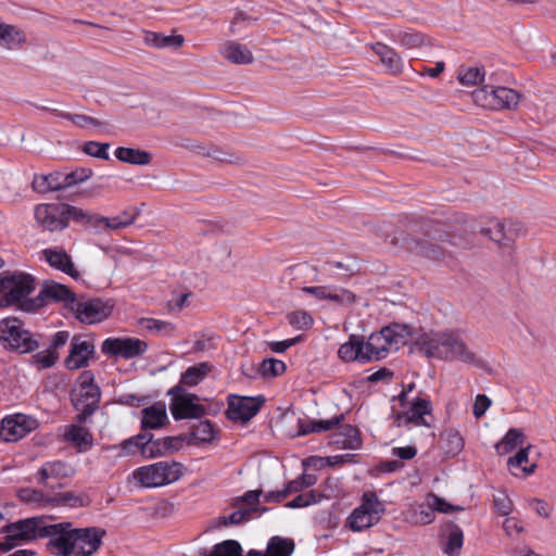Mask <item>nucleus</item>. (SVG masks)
<instances>
[{
    "label": "nucleus",
    "mask_w": 556,
    "mask_h": 556,
    "mask_svg": "<svg viewBox=\"0 0 556 556\" xmlns=\"http://www.w3.org/2000/svg\"><path fill=\"white\" fill-rule=\"evenodd\" d=\"M49 546L59 556H92L102 545L106 531L98 527L74 528L72 522L46 527Z\"/></svg>",
    "instance_id": "nucleus-1"
},
{
    "label": "nucleus",
    "mask_w": 556,
    "mask_h": 556,
    "mask_svg": "<svg viewBox=\"0 0 556 556\" xmlns=\"http://www.w3.org/2000/svg\"><path fill=\"white\" fill-rule=\"evenodd\" d=\"M418 342L427 357L462 362L472 366L482 364L481 358L467 345L458 331L445 330L425 333Z\"/></svg>",
    "instance_id": "nucleus-2"
},
{
    "label": "nucleus",
    "mask_w": 556,
    "mask_h": 556,
    "mask_svg": "<svg viewBox=\"0 0 556 556\" xmlns=\"http://www.w3.org/2000/svg\"><path fill=\"white\" fill-rule=\"evenodd\" d=\"M35 290V280L33 276L25 273L4 271L0 274V295L9 305H17L25 312H34L39 307L35 300H28L27 296Z\"/></svg>",
    "instance_id": "nucleus-3"
},
{
    "label": "nucleus",
    "mask_w": 556,
    "mask_h": 556,
    "mask_svg": "<svg viewBox=\"0 0 556 556\" xmlns=\"http://www.w3.org/2000/svg\"><path fill=\"white\" fill-rule=\"evenodd\" d=\"M412 338L410 328L406 325L393 324L371 333L365 343L368 362L378 361L397 351Z\"/></svg>",
    "instance_id": "nucleus-4"
},
{
    "label": "nucleus",
    "mask_w": 556,
    "mask_h": 556,
    "mask_svg": "<svg viewBox=\"0 0 556 556\" xmlns=\"http://www.w3.org/2000/svg\"><path fill=\"white\" fill-rule=\"evenodd\" d=\"M186 473V467L175 460H162L138 467L131 473L136 484L144 489H154L172 484Z\"/></svg>",
    "instance_id": "nucleus-5"
},
{
    "label": "nucleus",
    "mask_w": 556,
    "mask_h": 556,
    "mask_svg": "<svg viewBox=\"0 0 556 556\" xmlns=\"http://www.w3.org/2000/svg\"><path fill=\"white\" fill-rule=\"evenodd\" d=\"M402 409L394 413L393 424L396 427H427L432 426V404L428 399L415 396L409 399L406 392L400 395Z\"/></svg>",
    "instance_id": "nucleus-6"
},
{
    "label": "nucleus",
    "mask_w": 556,
    "mask_h": 556,
    "mask_svg": "<svg viewBox=\"0 0 556 556\" xmlns=\"http://www.w3.org/2000/svg\"><path fill=\"white\" fill-rule=\"evenodd\" d=\"M383 514L384 506L381 501L376 493L367 491L362 495L359 505L348 517L345 526L354 532H361L377 525Z\"/></svg>",
    "instance_id": "nucleus-7"
},
{
    "label": "nucleus",
    "mask_w": 556,
    "mask_h": 556,
    "mask_svg": "<svg viewBox=\"0 0 556 556\" xmlns=\"http://www.w3.org/2000/svg\"><path fill=\"white\" fill-rule=\"evenodd\" d=\"M93 374L89 370L83 371L77 379L76 387L72 394V401L78 410L77 420L83 422L87 416L96 409L100 400V389L94 384Z\"/></svg>",
    "instance_id": "nucleus-8"
},
{
    "label": "nucleus",
    "mask_w": 556,
    "mask_h": 556,
    "mask_svg": "<svg viewBox=\"0 0 556 556\" xmlns=\"http://www.w3.org/2000/svg\"><path fill=\"white\" fill-rule=\"evenodd\" d=\"M0 342L4 348L23 353L34 351L38 346L31 333L25 329L23 321L16 317L0 320Z\"/></svg>",
    "instance_id": "nucleus-9"
},
{
    "label": "nucleus",
    "mask_w": 556,
    "mask_h": 556,
    "mask_svg": "<svg viewBox=\"0 0 556 556\" xmlns=\"http://www.w3.org/2000/svg\"><path fill=\"white\" fill-rule=\"evenodd\" d=\"M519 98L516 90L507 87L483 86L472 92L475 103L489 110H513Z\"/></svg>",
    "instance_id": "nucleus-10"
},
{
    "label": "nucleus",
    "mask_w": 556,
    "mask_h": 556,
    "mask_svg": "<svg viewBox=\"0 0 556 556\" xmlns=\"http://www.w3.org/2000/svg\"><path fill=\"white\" fill-rule=\"evenodd\" d=\"M167 395L170 397V413L176 420L200 418L205 415V407L198 403V396L187 392L181 386L170 388Z\"/></svg>",
    "instance_id": "nucleus-11"
},
{
    "label": "nucleus",
    "mask_w": 556,
    "mask_h": 556,
    "mask_svg": "<svg viewBox=\"0 0 556 556\" xmlns=\"http://www.w3.org/2000/svg\"><path fill=\"white\" fill-rule=\"evenodd\" d=\"M41 519L27 518L9 525L5 527V542L0 544L4 551L12 549L13 547L35 540L37 536L46 531V527H41Z\"/></svg>",
    "instance_id": "nucleus-12"
},
{
    "label": "nucleus",
    "mask_w": 556,
    "mask_h": 556,
    "mask_svg": "<svg viewBox=\"0 0 556 556\" xmlns=\"http://www.w3.org/2000/svg\"><path fill=\"white\" fill-rule=\"evenodd\" d=\"M71 311L80 323L92 325L106 319L112 314L113 305L100 299L75 300Z\"/></svg>",
    "instance_id": "nucleus-13"
},
{
    "label": "nucleus",
    "mask_w": 556,
    "mask_h": 556,
    "mask_svg": "<svg viewBox=\"0 0 556 556\" xmlns=\"http://www.w3.org/2000/svg\"><path fill=\"white\" fill-rule=\"evenodd\" d=\"M101 351L105 355L129 359L144 354L148 343L134 337L108 338L102 342Z\"/></svg>",
    "instance_id": "nucleus-14"
},
{
    "label": "nucleus",
    "mask_w": 556,
    "mask_h": 556,
    "mask_svg": "<svg viewBox=\"0 0 556 556\" xmlns=\"http://www.w3.org/2000/svg\"><path fill=\"white\" fill-rule=\"evenodd\" d=\"M37 225L43 230L61 231L66 228L64 203H41L34 208Z\"/></svg>",
    "instance_id": "nucleus-15"
},
{
    "label": "nucleus",
    "mask_w": 556,
    "mask_h": 556,
    "mask_svg": "<svg viewBox=\"0 0 556 556\" xmlns=\"http://www.w3.org/2000/svg\"><path fill=\"white\" fill-rule=\"evenodd\" d=\"M37 420L24 414H15L2 419L0 438L7 442H16L37 428Z\"/></svg>",
    "instance_id": "nucleus-16"
},
{
    "label": "nucleus",
    "mask_w": 556,
    "mask_h": 556,
    "mask_svg": "<svg viewBox=\"0 0 556 556\" xmlns=\"http://www.w3.org/2000/svg\"><path fill=\"white\" fill-rule=\"evenodd\" d=\"M263 403L264 400L258 397L229 395L227 417L233 421L247 422L258 413Z\"/></svg>",
    "instance_id": "nucleus-17"
},
{
    "label": "nucleus",
    "mask_w": 556,
    "mask_h": 556,
    "mask_svg": "<svg viewBox=\"0 0 556 556\" xmlns=\"http://www.w3.org/2000/svg\"><path fill=\"white\" fill-rule=\"evenodd\" d=\"M39 257L41 261L47 262L52 268L60 270L74 279L79 277V271L76 268L72 256L62 247L43 249L40 251Z\"/></svg>",
    "instance_id": "nucleus-18"
},
{
    "label": "nucleus",
    "mask_w": 556,
    "mask_h": 556,
    "mask_svg": "<svg viewBox=\"0 0 556 556\" xmlns=\"http://www.w3.org/2000/svg\"><path fill=\"white\" fill-rule=\"evenodd\" d=\"M523 231L522 226L518 223H509L507 228L506 224L500 219H491L488 225L481 229V233L490 238L498 244H507L515 240L516 237Z\"/></svg>",
    "instance_id": "nucleus-19"
},
{
    "label": "nucleus",
    "mask_w": 556,
    "mask_h": 556,
    "mask_svg": "<svg viewBox=\"0 0 556 556\" xmlns=\"http://www.w3.org/2000/svg\"><path fill=\"white\" fill-rule=\"evenodd\" d=\"M93 354L94 346L92 342L74 337L71 341L70 354L65 358V367L70 370L86 367Z\"/></svg>",
    "instance_id": "nucleus-20"
},
{
    "label": "nucleus",
    "mask_w": 556,
    "mask_h": 556,
    "mask_svg": "<svg viewBox=\"0 0 556 556\" xmlns=\"http://www.w3.org/2000/svg\"><path fill=\"white\" fill-rule=\"evenodd\" d=\"M303 292L314 295L317 300L330 301L336 305H351L355 295L343 288L332 286L304 287Z\"/></svg>",
    "instance_id": "nucleus-21"
},
{
    "label": "nucleus",
    "mask_w": 556,
    "mask_h": 556,
    "mask_svg": "<svg viewBox=\"0 0 556 556\" xmlns=\"http://www.w3.org/2000/svg\"><path fill=\"white\" fill-rule=\"evenodd\" d=\"M73 472V468L64 462H47L37 471V482L53 489L59 480L72 476Z\"/></svg>",
    "instance_id": "nucleus-22"
},
{
    "label": "nucleus",
    "mask_w": 556,
    "mask_h": 556,
    "mask_svg": "<svg viewBox=\"0 0 556 556\" xmlns=\"http://www.w3.org/2000/svg\"><path fill=\"white\" fill-rule=\"evenodd\" d=\"M62 438L77 448L78 452H87L93 445L90 430L80 424L66 425L62 429Z\"/></svg>",
    "instance_id": "nucleus-23"
},
{
    "label": "nucleus",
    "mask_w": 556,
    "mask_h": 556,
    "mask_svg": "<svg viewBox=\"0 0 556 556\" xmlns=\"http://www.w3.org/2000/svg\"><path fill=\"white\" fill-rule=\"evenodd\" d=\"M17 496L21 501L38 507L53 506L60 503L65 504L72 498L70 493H65L60 496H47L41 491L31 488H23L18 490Z\"/></svg>",
    "instance_id": "nucleus-24"
},
{
    "label": "nucleus",
    "mask_w": 556,
    "mask_h": 556,
    "mask_svg": "<svg viewBox=\"0 0 556 556\" xmlns=\"http://www.w3.org/2000/svg\"><path fill=\"white\" fill-rule=\"evenodd\" d=\"M371 49L379 56L381 64L388 73L400 75L403 72L404 63L393 48L382 42H376L371 45Z\"/></svg>",
    "instance_id": "nucleus-25"
},
{
    "label": "nucleus",
    "mask_w": 556,
    "mask_h": 556,
    "mask_svg": "<svg viewBox=\"0 0 556 556\" xmlns=\"http://www.w3.org/2000/svg\"><path fill=\"white\" fill-rule=\"evenodd\" d=\"M338 356L345 363L358 362L364 364L368 362L364 341L354 334L350 336L349 340L340 345Z\"/></svg>",
    "instance_id": "nucleus-26"
},
{
    "label": "nucleus",
    "mask_w": 556,
    "mask_h": 556,
    "mask_svg": "<svg viewBox=\"0 0 556 556\" xmlns=\"http://www.w3.org/2000/svg\"><path fill=\"white\" fill-rule=\"evenodd\" d=\"M222 56L228 62L233 64H251L253 62V54L251 50L240 42L228 40L220 47Z\"/></svg>",
    "instance_id": "nucleus-27"
},
{
    "label": "nucleus",
    "mask_w": 556,
    "mask_h": 556,
    "mask_svg": "<svg viewBox=\"0 0 556 556\" xmlns=\"http://www.w3.org/2000/svg\"><path fill=\"white\" fill-rule=\"evenodd\" d=\"M142 429H160L168 421L166 406L164 403L156 402L141 410Z\"/></svg>",
    "instance_id": "nucleus-28"
},
{
    "label": "nucleus",
    "mask_w": 556,
    "mask_h": 556,
    "mask_svg": "<svg viewBox=\"0 0 556 556\" xmlns=\"http://www.w3.org/2000/svg\"><path fill=\"white\" fill-rule=\"evenodd\" d=\"M27 41L26 33L18 26L0 22V46L8 50H18Z\"/></svg>",
    "instance_id": "nucleus-29"
},
{
    "label": "nucleus",
    "mask_w": 556,
    "mask_h": 556,
    "mask_svg": "<svg viewBox=\"0 0 556 556\" xmlns=\"http://www.w3.org/2000/svg\"><path fill=\"white\" fill-rule=\"evenodd\" d=\"M39 295L41 300L63 302L71 306L76 300L75 293L70 288L55 281L46 282Z\"/></svg>",
    "instance_id": "nucleus-30"
},
{
    "label": "nucleus",
    "mask_w": 556,
    "mask_h": 556,
    "mask_svg": "<svg viewBox=\"0 0 556 556\" xmlns=\"http://www.w3.org/2000/svg\"><path fill=\"white\" fill-rule=\"evenodd\" d=\"M361 443L358 430L350 425L340 427L330 438V444L339 448L356 450Z\"/></svg>",
    "instance_id": "nucleus-31"
},
{
    "label": "nucleus",
    "mask_w": 556,
    "mask_h": 556,
    "mask_svg": "<svg viewBox=\"0 0 556 556\" xmlns=\"http://www.w3.org/2000/svg\"><path fill=\"white\" fill-rule=\"evenodd\" d=\"M529 448L520 447L515 456L508 458L507 467L513 476L527 477L534 472L536 464L529 460Z\"/></svg>",
    "instance_id": "nucleus-32"
},
{
    "label": "nucleus",
    "mask_w": 556,
    "mask_h": 556,
    "mask_svg": "<svg viewBox=\"0 0 556 556\" xmlns=\"http://www.w3.org/2000/svg\"><path fill=\"white\" fill-rule=\"evenodd\" d=\"M213 366L207 363H199L188 367L180 376L179 383L177 386L184 387H195L202 382L212 371Z\"/></svg>",
    "instance_id": "nucleus-33"
},
{
    "label": "nucleus",
    "mask_w": 556,
    "mask_h": 556,
    "mask_svg": "<svg viewBox=\"0 0 556 556\" xmlns=\"http://www.w3.org/2000/svg\"><path fill=\"white\" fill-rule=\"evenodd\" d=\"M175 438L166 437L163 439L152 440V437L146 434V441L142 446V456L144 458H156L166 455L174 448Z\"/></svg>",
    "instance_id": "nucleus-34"
},
{
    "label": "nucleus",
    "mask_w": 556,
    "mask_h": 556,
    "mask_svg": "<svg viewBox=\"0 0 556 556\" xmlns=\"http://www.w3.org/2000/svg\"><path fill=\"white\" fill-rule=\"evenodd\" d=\"M62 178V172H54L48 175H35L31 185L34 190L40 193L59 191L65 189Z\"/></svg>",
    "instance_id": "nucleus-35"
},
{
    "label": "nucleus",
    "mask_w": 556,
    "mask_h": 556,
    "mask_svg": "<svg viewBox=\"0 0 556 556\" xmlns=\"http://www.w3.org/2000/svg\"><path fill=\"white\" fill-rule=\"evenodd\" d=\"M144 42L153 48H180L185 38L181 35H162L159 33L148 31L144 35Z\"/></svg>",
    "instance_id": "nucleus-36"
},
{
    "label": "nucleus",
    "mask_w": 556,
    "mask_h": 556,
    "mask_svg": "<svg viewBox=\"0 0 556 556\" xmlns=\"http://www.w3.org/2000/svg\"><path fill=\"white\" fill-rule=\"evenodd\" d=\"M114 154L121 162L132 165H148L152 160L149 152L134 148L119 147L115 150Z\"/></svg>",
    "instance_id": "nucleus-37"
},
{
    "label": "nucleus",
    "mask_w": 556,
    "mask_h": 556,
    "mask_svg": "<svg viewBox=\"0 0 556 556\" xmlns=\"http://www.w3.org/2000/svg\"><path fill=\"white\" fill-rule=\"evenodd\" d=\"M523 433L518 429H510L503 439L495 444L498 455H507L517 447H522Z\"/></svg>",
    "instance_id": "nucleus-38"
},
{
    "label": "nucleus",
    "mask_w": 556,
    "mask_h": 556,
    "mask_svg": "<svg viewBox=\"0 0 556 556\" xmlns=\"http://www.w3.org/2000/svg\"><path fill=\"white\" fill-rule=\"evenodd\" d=\"M144 441L146 434H138L123 441L118 445L109 446L106 447V450L117 451V455L121 457L135 455L137 452H140L142 454V446L144 444Z\"/></svg>",
    "instance_id": "nucleus-39"
},
{
    "label": "nucleus",
    "mask_w": 556,
    "mask_h": 556,
    "mask_svg": "<svg viewBox=\"0 0 556 556\" xmlns=\"http://www.w3.org/2000/svg\"><path fill=\"white\" fill-rule=\"evenodd\" d=\"M138 324L144 329L155 334L170 337L175 332V325L170 321L155 318H140Z\"/></svg>",
    "instance_id": "nucleus-40"
},
{
    "label": "nucleus",
    "mask_w": 556,
    "mask_h": 556,
    "mask_svg": "<svg viewBox=\"0 0 556 556\" xmlns=\"http://www.w3.org/2000/svg\"><path fill=\"white\" fill-rule=\"evenodd\" d=\"M331 492L325 491V493L321 494L318 493L316 490H312L309 492L299 494L292 501L287 503L286 506L289 508H303L319 503L320 500L324 497L329 498L331 497Z\"/></svg>",
    "instance_id": "nucleus-41"
},
{
    "label": "nucleus",
    "mask_w": 556,
    "mask_h": 556,
    "mask_svg": "<svg viewBox=\"0 0 556 556\" xmlns=\"http://www.w3.org/2000/svg\"><path fill=\"white\" fill-rule=\"evenodd\" d=\"M441 441L446 453L451 455L458 454L464 447V439L459 431L455 429H446L443 431L441 433Z\"/></svg>",
    "instance_id": "nucleus-42"
},
{
    "label": "nucleus",
    "mask_w": 556,
    "mask_h": 556,
    "mask_svg": "<svg viewBox=\"0 0 556 556\" xmlns=\"http://www.w3.org/2000/svg\"><path fill=\"white\" fill-rule=\"evenodd\" d=\"M294 551L292 540L274 536L267 545L268 556H290Z\"/></svg>",
    "instance_id": "nucleus-43"
},
{
    "label": "nucleus",
    "mask_w": 556,
    "mask_h": 556,
    "mask_svg": "<svg viewBox=\"0 0 556 556\" xmlns=\"http://www.w3.org/2000/svg\"><path fill=\"white\" fill-rule=\"evenodd\" d=\"M484 75L485 73L482 67L468 66L460 68L458 79L464 86H475L484 79Z\"/></svg>",
    "instance_id": "nucleus-44"
},
{
    "label": "nucleus",
    "mask_w": 556,
    "mask_h": 556,
    "mask_svg": "<svg viewBox=\"0 0 556 556\" xmlns=\"http://www.w3.org/2000/svg\"><path fill=\"white\" fill-rule=\"evenodd\" d=\"M204 556H242V548L237 541L227 540L216 544Z\"/></svg>",
    "instance_id": "nucleus-45"
},
{
    "label": "nucleus",
    "mask_w": 556,
    "mask_h": 556,
    "mask_svg": "<svg viewBox=\"0 0 556 556\" xmlns=\"http://www.w3.org/2000/svg\"><path fill=\"white\" fill-rule=\"evenodd\" d=\"M192 441L194 443H207L215 437L214 427L211 421L203 420L193 427L191 432Z\"/></svg>",
    "instance_id": "nucleus-46"
},
{
    "label": "nucleus",
    "mask_w": 556,
    "mask_h": 556,
    "mask_svg": "<svg viewBox=\"0 0 556 556\" xmlns=\"http://www.w3.org/2000/svg\"><path fill=\"white\" fill-rule=\"evenodd\" d=\"M58 116L71 121L75 126L80 128H92L102 125L100 121L85 114H72L67 112H59Z\"/></svg>",
    "instance_id": "nucleus-47"
},
{
    "label": "nucleus",
    "mask_w": 556,
    "mask_h": 556,
    "mask_svg": "<svg viewBox=\"0 0 556 556\" xmlns=\"http://www.w3.org/2000/svg\"><path fill=\"white\" fill-rule=\"evenodd\" d=\"M287 319L289 324L298 330H307L314 324V318L306 311H294L288 314Z\"/></svg>",
    "instance_id": "nucleus-48"
},
{
    "label": "nucleus",
    "mask_w": 556,
    "mask_h": 556,
    "mask_svg": "<svg viewBox=\"0 0 556 556\" xmlns=\"http://www.w3.org/2000/svg\"><path fill=\"white\" fill-rule=\"evenodd\" d=\"M464 534L459 527H453L447 536V543L445 546V553L448 556L458 555L463 546Z\"/></svg>",
    "instance_id": "nucleus-49"
},
{
    "label": "nucleus",
    "mask_w": 556,
    "mask_h": 556,
    "mask_svg": "<svg viewBox=\"0 0 556 556\" xmlns=\"http://www.w3.org/2000/svg\"><path fill=\"white\" fill-rule=\"evenodd\" d=\"M340 421V418H331L327 420L309 421L305 427H302L299 431L300 435L307 434L309 432H323L331 430Z\"/></svg>",
    "instance_id": "nucleus-50"
},
{
    "label": "nucleus",
    "mask_w": 556,
    "mask_h": 556,
    "mask_svg": "<svg viewBox=\"0 0 556 556\" xmlns=\"http://www.w3.org/2000/svg\"><path fill=\"white\" fill-rule=\"evenodd\" d=\"M286 370V364L277 358H266L260 366V371L265 377H277L283 374Z\"/></svg>",
    "instance_id": "nucleus-51"
},
{
    "label": "nucleus",
    "mask_w": 556,
    "mask_h": 556,
    "mask_svg": "<svg viewBox=\"0 0 556 556\" xmlns=\"http://www.w3.org/2000/svg\"><path fill=\"white\" fill-rule=\"evenodd\" d=\"M92 175V170L89 168H77L71 173H63V186L64 188H70L79 182L86 181Z\"/></svg>",
    "instance_id": "nucleus-52"
},
{
    "label": "nucleus",
    "mask_w": 556,
    "mask_h": 556,
    "mask_svg": "<svg viewBox=\"0 0 556 556\" xmlns=\"http://www.w3.org/2000/svg\"><path fill=\"white\" fill-rule=\"evenodd\" d=\"M58 358L59 353L49 348L33 355L34 364L42 369L53 366Z\"/></svg>",
    "instance_id": "nucleus-53"
},
{
    "label": "nucleus",
    "mask_w": 556,
    "mask_h": 556,
    "mask_svg": "<svg viewBox=\"0 0 556 556\" xmlns=\"http://www.w3.org/2000/svg\"><path fill=\"white\" fill-rule=\"evenodd\" d=\"M90 213L91 212H89V211H85L83 208L64 203V215L66 216V227L68 226V223L71 219L76 223H79L86 227Z\"/></svg>",
    "instance_id": "nucleus-54"
},
{
    "label": "nucleus",
    "mask_w": 556,
    "mask_h": 556,
    "mask_svg": "<svg viewBox=\"0 0 556 556\" xmlns=\"http://www.w3.org/2000/svg\"><path fill=\"white\" fill-rule=\"evenodd\" d=\"M109 143H102L97 141H88L84 144L83 151L93 157H98L101 160L109 159Z\"/></svg>",
    "instance_id": "nucleus-55"
},
{
    "label": "nucleus",
    "mask_w": 556,
    "mask_h": 556,
    "mask_svg": "<svg viewBox=\"0 0 556 556\" xmlns=\"http://www.w3.org/2000/svg\"><path fill=\"white\" fill-rule=\"evenodd\" d=\"M434 511L428 502L426 505H419L414 514L415 521L421 525H429L434 519Z\"/></svg>",
    "instance_id": "nucleus-56"
},
{
    "label": "nucleus",
    "mask_w": 556,
    "mask_h": 556,
    "mask_svg": "<svg viewBox=\"0 0 556 556\" xmlns=\"http://www.w3.org/2000/svg\"><path fill=\"white\" fill-rule=\"evenodd\" d=\"M493 502L496 511L502 516H507L513 510V503L504 492H497L494 495Z\"/></svg>",
    "instance_id": "nucleus-57"
},
{
    "label": "nucleus",
    "mask_w": 556,
    "mask_h": 556,
    "mask_svg": "<svg viewBox=\"0 0 556 556\" xmlns=\"http://www.w3.org/2000/svg\"><path fill=\"white\" fill-rule=\"evenodd\" d=\"M252 509L250 508H239L236 511L231 513L227 518L224 519V525H239L243 521H247L251 518Z\"/></svg>",
    "instance_id": "nucleus-58"
},
{
    "label": "nucleus",
    "mask_w": 556,
    "mask_h": 556,
    "mask_svg": "<svg viewBox=\"0 0 556 556\" xmlns=\"http://www.w3.org/2000/svg\"><path fill=\"white\" fill-rule=\"evenodd\" d=\"M491 406V400L484 395V394H478L476 396L472 413L476 418H480L484 415V413L489 409Z\"/></svg>",
    "instance_id": "nucleus-59"
},
{
    "label": "nucleus",
    "mask_w": 556,
    "mask_h": 556,
    "mask_svg": "<svg viewBox=\"0 0 556 556\" xmlns=\"http://www.w3.org/2000/svg\"><path fill=\"white\" fill-rule=\"evenodd\" d=\"M400 43L408 49H414L424 43V37L417 33H404L400 38Z\"/></svg>",
    "instance_id": "nucleus-60"
},
{
    "label": "nucleus",
    "mask_w": 556,
    "mask_h": 556,
    "mask_svg": "<svg viewBox=\"0 0 556 556\" xmlns=\"http://www.w3.org/2000/svg\"><path fill=\"white\" fill-rule=\"evenodd\" d=\"M261 492L260 491H248L243 496L238 497L236 500V505L245 504L248 507L252 509V513L255 511V506L258 503Z\"/></svg>",
    "instance_id": "nucleus-61"
},
{
    "label": "nucleus",
    "mask_w": 556,
    "mask_h": 556,
    "mask_svg": "<svg viewBox=\"0 0 556 556\" xmlns=\"http://www.w3.org/2000/svg\"><path fill=\"white\" fill-rule=\"evenodd\" d=\"M302 340V337H295L283 341H271L268 342L269 350L274 353H283L289 348L295 345Z\"/></svg>",
    "instance_id": "nucleus-62"
},
{
    "label": "nucleus",
    "mask_w": 556,
    "mask_h": 556,
    "mask_svg": "<svg viewBox=\"0 0 556 556\" xmlns=\"http://www.w3.org/2000/svg\"><path fill=\"white\" fill-rule=\"evenodd\" d=\"M427 497L428 503L430 504V506L433 507L434 510H438L440 513H450L454 509V507L451 504H448L443 498H440L437 495L430 494Z\"/></svg>",
    "instance_id": "nucleus-63"
},
{
    "label": "nucleus",
    "mask_w": 556,
    "mask_h": 556,
    "mask_svg": "<svg viewBox=\"0 0 556 556\" xmlns=\"http://www.w3.org/2000/svg\"><path fill=\"white\" fill-rule=\"evenodd\" d=\"M417 448L413 445H407L403 447H393L392 455L396 456L401 459L408 460L416 456Z\"/></svg>",
    "instance_id": "nucleus-64"
}]
</instances>
